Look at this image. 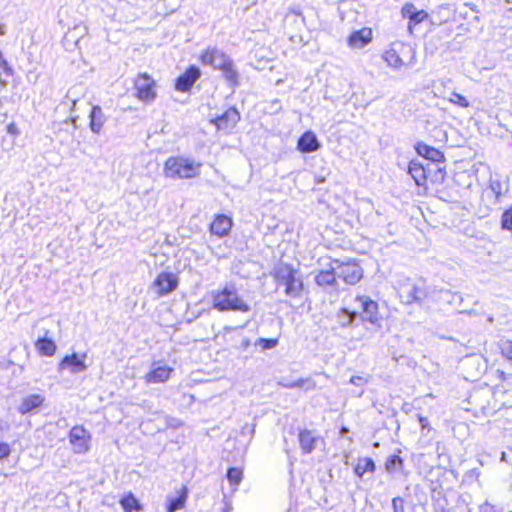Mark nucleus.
Wrapping results in <instances>:
<instances>
[{
    "mask_svg": "<svg viewBox=\"0 0 512 512\" xmlns=\"http://www.w3.org/2000/svg\"><path fill=\"white\" fill-rule=\"evenodd\" d=\"M202 163L185 156H171L166 159L163 167L165 178L172 180H189L197 178L201 173Z\"/></svg>",
    "mask_w": 512,
    "mask_h": 512,
    "instance_id": "f257e3e1",
    "label": "nucleus"
},
{
    "mask_svg": "<svg viewBox=\"0 0 512 512\" xmlns=\"http://www.w3.org/2000/svg\"><path fill=\"white\" fill-rule=\"evenodd\" d=\"M381 57L386 65L394 71L412 68L416 64L415 49L403 42H394L389 45Z\"/></svg>",
    "mask_w": 512,
    "mask_h": 512,
    "instance_id": "f03ea898",
    "label": "nucleus"
},
{
    "mask_svg": "<svg viewBox=\"0 0 512 512\" xmlns=\"http://www.w3.org/2000/svg\"><path fill=\"white\" fill-rule=\"evenodd\" d=\"M200 60L204 65L212 66L220 70L225 79L235 85L238 80V72L235 69L232 59L222 50L216 47H208L200 55Z\"/></svg>",
    "mask_w": 512,
    "mask_h": 512,
    "instance_id": "7ed1b4c3",
    "label": "nucleus"
},
{
    "mask_svg": "<svg viewBox=\"0 0 512 512\" xmlns=\"http://www.w3.org/2000/svg\"><path fill=\"white\" fill-rule=\"evenodd\" d=\"M274 280L278 287H284V293L291 298H298L303 291V279L298 270L288 264H280L274 270Z\"/></svg>",
    "mask_w": 512,
    "mask_h": 512,
    "instance_id": "20e7f679",
    "label": "nucleus"
},
{
    "mask_svg": "<svg viewBox=\"0 0 512 512\" xmlns=\"http://www.w3.org/2000/svg\"><path fill=\"white\" fill-rule=\"evenodd\" d=\"M213 307L218 311L249 312L250 306L239 295L234 286H225L223 289L212 292Z\"/></svg>",
    "mask_w": 512,
    "mask_h": 512,
    "instance_id": "39448f33",
    "label": "nucleus"
},
{
    "mask_svg": "<svg viewBox=\"0 0 512 512\" xmlns=\"http://www.w3.org/2000/svg\"><path fill=\"white\" fill-rule=\"evenodd\" d=\"M333 269L336 271V276L349 285H355L363 277L362 268L355 262L343 263L334 260Z\"/></svg>",
    "mask_w": 512,
    "mask_h": 512,
    "instance_id": "423d86ee",
    "label": "nucleus"
},
{
    "mask_svg": "<svg viewBox=\"0 0 512 512\" xmlns=\"http://www.w3.org/2000/svg\"><path fill=\"white\" fill-rule=\"evenodd\" d=\"M355 302L359 303L361 308L362 321L369 322L374 327L381 328L382 318L379 314L378 303L367 296H358Z\"/></svg>",
    "mask_w": 512,
    "mask_h": 512,
    "instance_id": "0eeeda50",
    "label": "nucleus"
},
{
    "mask_svg": "<svg viewBox=\"0 0 512 512\" xmlns=\"http://www.w3.org/2000/svg\"><path fill=\"white\" fill-rule=\"evenodd\" d=\"M398 294L400 301L407 305L420 303L427 297L425 289L417 286L409 279L398 285Z\"/></svg>",
    "mask_w": 512,
    "mask_h": 512,
    "instance_id": "6e6552de",
    "label": "nucleus"
},
{
    "mask_svg": "<svg viewBox=\"0 0 512 512\" xmlns=\"http://www.w3.org/2000/svg\"><path fill=\"white\" fill-rule=\"evenodd\" d=\"M155 85V81L149 75L140 74L134 82L136 97L146 103L154 101L157 96Z\"/></svg>",
    "mask_w": 512,
    "mask_h": 512,
    "instance_id": "1a4fd4ad",
    "label": "nucleus"
},
{
    "mask_svg": "<svg viewBox=\"0 0 512 512\" xmlns=\"http://www.w3.org/2000/svg\"><path fill=\"white\" fill-rule=\"evenodd\" d=\"M90 434L83 426H74L69 432V442L76 454H85L89 451Z\"/></svg>",
    "mask_w": 512,
    "mask_h": 512,
    "instance_id": "9d476101",
    "label": "nucleus"
},
{
    "mask_svg": "<svg viewBox=\"0 0 512 512\" xmlns=\"http://www.w3.org/2000/svg\"><path fill=\"white\" fill-rule=\"evenodd\" d=\"M178 286V278L174 273H160L154 280L152 289L162 297L173 292Z\"/></svg>",
    "mask_w": 512,
    "mask_h": 512,
    "instance_id": "9b49d317",
    "label": "nucleus"
},
{
    "mask_svg": "<svg viewBox=\"0 0 512 512\" xmlns=\"http://www.w3.org/2000/svg\"><path fill=\"white\" fill-rule=\"evenodd\" d=\"M86 357V353H83L82 355L77 353L66 355L59 363L58 371L62 372L64 370H68L72 374L82 373L88 368L87 364L85 363Z\"/></svg>",
    "mask_w": 512,
    "mask_h": 512,
    "instance_id": "f8f14e48",
    "label": "nucleus"
},
{
    "mask_svg": "<svg viewBox=\"0 0 512 512\" xmlns=\"http://www.w3.org/2000/svg\"><path fill=\"white\" fill-rule=\"evenodd\" d=\"M174 369L162 362H154L150 371L144 376L147 384H158L166 382Z\"/></svg>",
    "mask_w": 512,
    "mask_h": 512,
    "instance_id": "ddd939ff",
    "label": "nucleus"
},
{
    "mask_svg": "<svg viewBox=\"0 0 512 512\" xmlns=\"http://www.w3.org/2000/svg\"><path fill=\"white\" fill-rule=\"evenodd\" d=\"M240 120V114L235 108H229L224 114L212 120L218 130H231Z\"/></svg>",
    "mask_w": 512,
    "mask_h": 512,
    "instance_id": "4468645a",
    "label": "nucleus"
},
{
    "mask_svg": "<svg viewBox=\"0 0 512 512\" xmlns=\"http://www.w3.org/2000/svg\"><path fill=\"white\" fill-rule=\"evenodd\" d=\"M372 41V30L362 28L351 33L347 39V44L352 49H362Z\"/></svg>",
    "mask_w": 512,
    "mask_h": 512,
    "instance_id": "2eb2a0df",
    "label": "nucleus"
},
{
    "mask_svg": "<svg viewBox=\"0 0 512 512\" xmlns=\"http://www.w3.org/2000/svg\"><path fill=\"white\" fill-rule=\"evenodd\" d=\"M200 75V70L195 66H191L183 75L178 77L175 85L176 89L182 92L188 91Z\"/></svg>",
    "mask_w": 512,
    "mask_h": 512,
    "instance_id": "dca6fc26",
    "label": "nucleus"
},
{
    "mask_svg": "<svg viewBox=\"0 0 512 512\" xmlns=\"http://www.w3.org/2000/svg\"><path fill=\"white\" fill-rule=\"evenodd\" d=\"M320 148V143L312 131L305 132L297 142V149L302 153L315 152Z\"/></svg>",
    "mask_w": 512,
    "mask_h": 512,
    "instance_id": "f3484780",
    "label": "nucleus"
},
{
    "mask_svg": "<svg viewBox=\"0 0 512 512\" xmlns=\"http://www.w3.org/2000/svg\"><path fill=\"white\" fill-rule=\"evenodd\" d=\"M107 121V117L104 114L102 108L99 105L92 107L89 114V128L94 134H100L104 124Z\"/></svg>",
    "mask_w": 512,
    "mask_h": 512,
    "instance_id": "a211bd4d",
    "label": "nucleus"
},
{
    "mask_svg": "<svg viewBox=\"0 0 512 512\" xmlns=\"http://www.w3.org/2000/svg\"><path fill=\"white\" fill-rule=\"evenodd\" d=\"M232 227L231 218L225 215H218L211 223L210 230L213 234L223 237L226 236Z\"/></svg>",
    "mask_w": 512,
    "mask_h": 512,
    "instance_id": "6ab92c4d",
    "label": "nucleus"
},
{
    "mask_svg": "<svg viewBox=\"0 0 512 512\" xmlns=\"http://www.w3.org/2000/svg\"><path fill=\"white\" fill-rule=\"evenodd\" d=\"M45 398L41 394H32L24 397L18 407L19 413L22 415L27 414L34 409L40 407Z\"/></svg>",
    "mask_w": 512,
    "mask_h": 512,
    "instance_id": "aec40b11",
    "label": "nucleus"
},
{
    "mask_svg": "<svg viewBox=\"0 0 512 512\" xmlns=\"http://www.w3.org/2000/svg\"><path fill=\"white\" fill-rule=\"evenodd\" d=\"M408 173L416 185L423 186L426 182V168L417 160H411L408 166Z\"/></svg>",
    "mask_w": 512,
    "mask_h": 512,
    "instance_id": "412c9836",
    "label": "nucleus"
},
{
    "mask_svg": "<svg viewBox=\"0 0 512 512\" xmlns=\"http://www.w3.org/2000/svg\"><path fill=\"white\" fill-rule=\"evenodd\" d=\"M299 443L302 451L306 454L311 453L317 443L319 442V438L315 437L313 433L309 430H303L299 433Z\"/></svg>",
    "mask_w": 512,
    "mask_h": 512,
    "instance_id": "4be33fe9",
    "label": "nucleus"
},
{
    "mask_svg": "<svg viewBox=\"0 0 512 512\" xmlns=\"http://www.w3.org/2000/svg\"><path fill=\"white\" fill-rule=\"evenodd\" d=\"M416 151L419 155L432 162H442L444 155L438 149L428 146L425 143H418L416 145Z\"/></svg>",
    "mask_w": 512,
    "mask_h": 512,
    "instance_id": "5701e85b",
    "label": "nucleus"
},
{
    "mask_svg": "<svg viewBox=\"0 0 512 512\" xmlns=\"http://www.w3.org/2000/svg\"><path fill=\"white\" fill-rule=\"evenodd\" d=\"M35 347L41 355L49 357L53 356L57 349L55 342L46 337L38 339L35 343Z\"/></svg>",
    "mask_w": 512,
    "mask_h": 512,
    "instance_id": "b1692460",
    "label": "nucleus"
},
{
    "mask_svg": "<svg viewBox=\"0 0 512 512\" xmlns=\"http://www.w3.org/2000/svg\"><path fill=\"white\" fill-rule=\"evenodd\" d=\"M336 277V271L333 269L332 262L329 270H322L316 275L315 281L319 286L325 287L332 285L335 282Z\"/></svg>",
    "mask_w": 512,
    "mask_h": 512,
    "instance_id": "393cba45",
    "label": "nucleus"
},
{
    "mask_svg": "<svg viewBox=\"0 0 512 512\" xmlns=\"http://www.w3.org/2000/svg\"><path fill=\"white\" fill-rule=\"evenodd\" d=\"M376 465L371 458H360L354 468V473L358 477H363L365 473L370 472L373 473L375 471Z\"/></svg>",
    "mask_w": 512,
    "mask_h": 512,
    "instance_id": "a878e982",
    "label": "nucleus"
},
{
    "mask_svg": "<svg viewBox=\"0 0 512 512\" xmlns=\"http://www.w3.org/2000/svg\"><path fill=\"white\" fill-rule=\"evenodd\" d=\"M357 317L356 312H351L348 309H341L336 313V322L342 328L350 327Z\"/></svg>",
    "mask_w": 512,
    "mask_h": 512,
    "instance_id": "bb28decb",
    "label": "nucleus"
},
{
    "mask_svg": "<svg viewBox=\"0 0 512 512\" xmlns=\"http://www.w3.org/2000/svg\"><path fill=\"white\" fill-rule=\"evenodd\" d=\"M385 467L387 472L392 475L405 474L403 460L398 455H393L388 458Z\"/></svg>",
    "mask_w": 512,
    "mask_h": 512,
    "instance_id": "cd10ccee",
    "label": "nucleus"
},
{
    "mask_svg": "<svg viewBox=\"0 0 512 512\" xmlns=\"http://www.w3.org/2000/svg\"><path fill=\"white\" fill-rule=\"evenodd\" d=\"M177 493L178 496L176 498L168 499L167 512H175L184 506V503L186 501L185 488H182Z\"/></svg>",
    "mask_w": 512,
    "mask_h": 512,
    "instance_id": "c85d7f7f",
    "label": "nucleus"
},
{
    "mask_svg": "<svg viewBox=\"0 0 512 512\" xmlns=\"http://www.w3.org/2000/svg\"><path fill=\"white\" fill-rule=\"evenodd\" d=\"M120 504L125 512H132L133 510H141V506L138 502V500L132 495L129 494L125 497H123L120 500Z\"/></svg>",
    "mask_w": 512,
    "mask_h": 512,
    "instance_id": "c756f323",
    "label": "nucleus"
},
{
    "mask_svg": "<svg viewBox=\"0 0 512 512\" xmlns=\"http://www.w3.org/2000/svg\"><path fill=\"white\" fill-rule=\"evenodd\" d=\"M282 385L287 388H304L305 390H313L316 386L315 382L311 379H299Z\"/></svg>",
    "mask_w": 512,
    "mask_h": 512,
    "instance_id": "7c9ffc66",
    "label": "nucleus"
},
{
    "mask_svg": "<svg viewBox=\"0 0 512 512\" xmlns=\"http://www.w3.org/2000/svg\"><path fill=\"white\" fill-rule=\"evenodd\" d=\"M227 478L230 484L237 486L242 480V471L239 468L232 467L228 469Z\"/></svg>",
    "mask_w": 512,
    "mask_h": 512,
    "instance_id": "2f4dec72",
    "label": "nucleus"
},
{
    "mask_svg": "<svg viewBox=\"0 0 512 512\" xmlns=\"http://www.w3.org/2000/svg\"><path fill=\"white\" fill-rule=\"evenodd\" d=\"M82 93V87L81 86H74L72 88H70L66 94V98L68 100L71 101L72 103V107L71 109H74L78 99H79V96L81 95Z\"/></svg>",
    "mask_w": 512,
    "mask_h": 512,
    "instance_id": "473e14b6",
    "label": "nucleus"
},
{
    "mask_svg": "<svg viewBox=\"0 0 512 512\" xmlns=\"http://www.w3.org/2000/svg\"><path fill=\"white\" fill-rule=\"evenodd\" d=\"M499 348H500L501 354L505 358L512 360V341L511 340H508V339L501 340L499 342Z\"/></svg>",
    "mask_w": 512,
    "mask_h": 512,
    "instance_id": "72a5a7b5",
    "label": "nucleus"
},
{
    "mask_svg": "<svg viewBox=\"0 0 512 512\" xmlns=\"http://www.w3.org/2000/svg\"><path fill=\"white\" fill-rule=\"evenodd\" d=\"M428 14L424 10H417L411 20L409 21L408 28L412 31L413 26L423 22L427 18Z\"/></svg>",
    "mask_w": 512,
    "mask_h": 512,
    "instance_id": "f704fd0d",
    "label": "nucleus"
},
{
    "mask_svg": "<svg viewBox=\"0 0 512 512\" xmlns=\"http://www.w3.org/2000/svg\"><path fill=\"white\" fill-rule=\"evenodd\" d=\"M501 225L503 229L512 230V206L503 213Z\"/></svg>",
    "mask_w": 512,
    "mask_h": 512,
    "instance_id": "c9c22d12",
    "label": "nucleus"
},
{
    "mask_svg": "<svg viewBox=\"0 0 512 512\" xmlns=\"http://www.w3.org/2000/svg\"><path fill=\"white\" fill-rule=\"evenodd\" d=\"M449 101L463 108H467L469 106V101L458 93H452Z\"/></svg>",
    "mask_w": 512,
    "mask_h": 512,
    "instance_id": "e433bc0d",
    "label": "nucleus"
},
{
    "mask_svg": "<svg viewBox=\"0 0 512 512\" xmlns=\"http://www.w3.org/2000/svg\"><path fill=\"white\" fill-rule=\"evenodd\" d=\"M490 190L495 195L496 199L498 200L503 194L504 189L502 184L499 181L492 180L490 181Z\"/></svg>",
    "mask_w": 512,
    "mask_h": 512,
    "instance_id": "4c0bfd02",
    "label": "nucleus"
},
{
    "mask_svg": "<svg viewBox=\"0 0 512 512\" xmlns=\"http://www.w3.org/2000/svg\"><path fill=\"white\" fill-rule=\"evenodd\" d=\"M416 11L417 9L412 3H406L402 8V15L410 21Z\"/></svg>",
    "mask_w": 512,
    "mask_h": 512,
    "instance_id": "58836bf2",
    "label": "nucleus"
},
{
    "mask_svg": "<svg viewBox=\"0 0 512 512\" xmlns=\"http://www.w3.org/2000/svg\"><path fill=\"white\" fill-rule=\"evenodd\" d=\"M393 512H404V500L401 497H395L392 500Z\"/></svg>",
    "mask_w": 512,
    "mask_h": 512,
    "instance_id": "ea45409f",
    "label": "nucleus"
},
{
    "mask_svg": "<svg viewBox=\"0 0 512 512\" xmlns=\"http://www.w3.org/2000/svg\"><path fill=\"white\" fill-rule=\"evenodd\" d=\"M11 454V447L8 443H0V460L6 459Z\"/></svg>",
    "mask_w": 512,
    "mask_h": 512,
    "instance_id": "a19ab883",
    "label": "nucleus"
},
{
    "mask_svg": "<svg viewBox=\"0 0 512 512\" xmlns=\"http://www.w3.org/2000/svg\"><path fill=\"white\" fill-rule=\"evenodd\" d=\"M350 383L358 387H363L368 383V378L363 376H352L350 378Z\"/></svg>",
    "mask_w": 512,
    "mask_h": 512,
    "instance_id": "79ce46f5",
    "label": "nucleus"
},
{
    "mask_svg": "<svg viewBox=\"0 0 512 512\" xmlns=\"http://www.w3.org/2000/svg\"><path fill=\"white\" fill-rule=\"evenodd\" d=\"M259 343H260V345L262 346L263 349H272V348H274L277 345V340L276 339H264V338H261L259 340Z\"/></svg>",
    "mask_w": 512,
    "mask_h": 512,
    "instance_id": "37998d69",
    "label": "nucleus"
},
{
    "mask_svg": "<svg viewBox=\"0 0 512 512\" xmlns=\"http://www.w3.org/2000/svg\"><path fill=\"white\" fill-rule=\"evenodd\" d=\"M480 512H498L497 508L490 504L489 502H485L479 507Z\"/></svg>",
    "mask_w": 512,
    "mask_h": 512,
    "instance_id": "c03bdc74",
    "label": "nucleus"
},
{
    "mask_svg": "<svg viewBox=\"0 0 512 512\" xmlns=\"http://www.w3.org/2000/svg\"><path fill=\"white\" fill-rule=\"evenodd\" d=\"M7 133L13 134V135H17L18 134V129H17V127H16V125L14 123H10L7 126Z\"/></svg>",
    "mask_w": 512,
    "mask_h": 512,
    "instance_id": "a18cd8bd",
    "label": "nucleus"
},
{
    "mask_svg": "<svg viewBox=\"0 0 512 512\" xmlns=\"http://www.w3.org/2000/svg\"><path fill=\"white\" fill-rule=\"evenodd\" d=\"M418 418H419V422L421 424V428L422 429L427 428L428 425H429L428 419L426 417L421 416V415H419Z\"/></svg>",
    "mask_w": 512,
    "mask_h": 512,
    "instance_id": "49530a36",
    "label": "nucleus"
},
{
    "mask_svg": "<svg viewBox=\"0 0 512 512\" xmlns=\"http://www.w3.org/2000/svg\"><path fill=\"white\" fill-rule=\"evenodd\" d=\"M289 11L294 14V15H297V16H301L302 15V12L299 8H296V7H290L289 8Z\"/></svg>",
    "mask_w": 512,
    "mask_h": 512,
    "instance_id": "de8ad7c7",
    "label": "nucleus"
},
{
    "mask_svg": "<svg viewBox=\"0 0 512 512\" xmlns=\"http://www.w3.org/2000/svg\"><path fill=\"white\" fill-rule=\"evenodd\" d=\"M8 66V63L7 61L4 59V57L2 56V53L0 52V67L2 68H6Z\"/></svg>",
    "mask_w": 512,
    "mask_h": 512,
    "instance_id": "09e8293b",
    "label": "nucleus"
},
{
    "mask_svg": "<svg viewBox=\"0 0 512 512\" xmlns=\"http://www.w3.org/2000/svg\"><path fill=\"white\" fill-rule=\"evenodd\" d=\"M6 31H5V25L1 24L0 23V36H3L5 35Z\"/></svg>",
    "mask_w": 512,
    "mask_h": 512,
    "instance_id": "8fccbe9b",
    "label": "nucleus"
},
{
    "mask_svg": "<svg viewBox=\"0 0 512 512\" xmlns=\"http://www.w3.org/2000/svg\"><path fill=\"white\" fill-rule=\"evenodd\" d=\"M363 203L367 204L370 208H372V201L369 199L363 200Z\"/></svg>",
    "mask_w": 512,
    "mask_h": 512,
    "instance_id": "3c124183",
    "label": "nucleus"
},
{
    "mask_svg": "<svg viewBox=\"0 0 512 512\" xmlns=\"http://www.w3.org/2000/svg\"><path fill=\"white\" fill-rule=\"evenodd\" d=\"M347 432H348V429H347V428L343 427V428L341 429V434H345V433H347Z\"/></svg>",
    "mask_w": 512,
    "mask_h": 512,
    "instance_id": "603ef678",
    "label": "nucleus"
},
{
    "mask_svg": "<svg viewBox=\"0 0 512 512\" xmlns=\"http://www.w3.org/2000/svg\"><path fill=\"white\" fill-rule=\"evenodd\" d=\"M5 429V426L2 422H0V432L4 431Z\"/></svg>",
    "mask_w": 512,
    "mask_h": 512,
    "instance_id": "864d4df0",
    "label": "nucleus"
},
{
    "mask_svg": "<svg viewBox=\"0 0 512 512\" xmlns=\"http://www.w3.org/2000/svg\"><path fill=\"white\" fill-rule=\"evenodd\" d=\"M506 4H511L512 0H504Z\"/></svg>",
    "mask_w": 512,
    "mask_h": 512,
    "instance_id": "5fc2aeb1",
    "label": "nucleus"
},
{
    "mask_svg": "<svg viewBox=\"0 0 512 512\" xmlns=\"http://www.w3.org/2000/svg\"><path fill=\"white\" fill-rule=\"evenodd\" d=\"M225 330L231 331V330H233V328L232 327H226Z\"/></svg>",
    "mask_w": 512,
    "mask_h": 512,
    "instance_id": "6e6d98bb",
    "label": "nucleus"
},
{
    "mask_svg": "<svg viewBox=\"0 0 512 512\" xmlns=\"http://www.w3.org/2000/svg\"><path fill=\"white\" fill-rule=\"evenodd\" d=\"M362 394H363V391H360V392L357 394V396H358V397H360V396H362Z\"/></svg>",
    "mask_w": 512,
    "mask_h": 512,
    "instance_id": "4d7b16f0",
    "label": "nucleus"
}]
</instances>
